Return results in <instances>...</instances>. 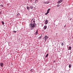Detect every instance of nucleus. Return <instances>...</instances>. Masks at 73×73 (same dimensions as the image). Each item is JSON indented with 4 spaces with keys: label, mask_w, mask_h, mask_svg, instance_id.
Wrapping results in <instances>:
<instances>
[{
    "label": "nucleus",
    "mask_w": 73,
    "mask_h": 73,
    "mask_svg": "<svg viewBox=\"0 0 73 73\" xmlns=\"http://www.w3.org/2000/svg\"><path fill=\"white\" fill-rule=\"evenodd\" d=\"M62 1V0H60L58 2V3H61Z\"/></svg>",
    "instance_id": "6e6552de"
},
{
    "label": "nucleus",
    "mask_w": 73,
    "mask_h": 73,
    "mask_svg": "<svg viewBox=\"0 0 73 73\" xmlns=\"http://www.w3.org/2000/svg\"><path fill=\"white\" fill-rule=\"evenodd\" d=\"M0 13L1 15V12H0Z\"/></svg>",
    "instance_id": "393cba45"
},
{
    "label": "nucleus",
    "mask_w": 73,
    "mask_h": 73,
    "mask_svg": "<svg viewBox=\"0 0 73 73\" xmlns=\"http://www.w3.org/2000/svg\"><path fill=\"white\" fill-rule=\"evenodd\" d=\"M71 66H72V65H71V64H70L69 66V68H70V67H71Z\"/></svg>",
    "instance_id": "9d476101"
},
{
    "label": "nucleus",
    "mask_w": 73,
    "mask_h": 73,
    "mask_svg": "<svg viewBox=\"0 0 73 73\" xmlns=\"http://www.w3.org/2000/svg\"><path fill=\"white\" fill-rule=\"evenodd\" d=\"M0 65L1 66H3L4 64L2 63H0Z\"/></svg>",
    "instance_id": "423d86ee"
},
{
    "label": "nucleus",
    "mask_w": 73,
    "mask_h": 73,
    "mask_svg": "<svg viewBox=\"0 0 73 73\" xmlns=\"http://www.w3.org/2000/svg\"><path fill=\"white\" fill-rule=\"evenodd\" d=\"M41 36H40L39 37L38 39H39V40H40V39H41Z\"/></svg>",
    "instance_id": "4468645a"
},
{
    "label": "nucleus",
    "mask_w": 73,
    "mask_h": 73,
    "mask_svg": "<svg viewBox=\"0 0 73 73\" xmlns=\"http://www.w3.org/2000/svg\"><path fill=\"white\" fill-rule=\"evenodd\" d=\"M47 28V26L45 25L43 27V29H44L45 30Z\"/></svg>",
    "instance_id": "39448f33"
},
{
    "label": "nucleus",
    "mask_w": 73,
    "mask_h": 73,
    "mask_svg": "<svg viewBox=\"0 0 73 73\" xmlns=\"http://www.w3.org/2000/svg\"><path fill=\"white\" fill-rule=\"evenodd\" d=\"M62 46H63V45H64V44L63 43V42H62Z\"/></svg>",
    "instance_id": "a211bd4d"
},
{
    "label": "nucleus",
    "mask_w": 73,
    "mask_h": 73,
    "mask_svg": "<svg viewBox=\"0 0 73 73\" xmlns=\"http://www.w3.org/2000/svg\"><path fill=\"white\" fill-rule=\"evenodd\" d=\"M13 32H14V33H16V31H13Z\"/></svg>",
    "instance_id": "dca6fc26"
},
{
    "label": "nucleus",
    "mask_w": 73,
    "mask_h": 73,
    "mask_svg": "<svg viewBox=\"0 0 73 73\" xmlns=\"http://www.w3.org/2000/svg\"><path fill=\"white\" fill-rule=\"evenodd\" d=\"M32 0H30V1H31V2H32Z\"/></svg>",
    "instance_id": "b1692460"
},
{
    "label": "nucleus",
    "mask_w": 73,
    "mask_h": 73,
    "mask_svg": "<svg viewBox=\"0 0 73 73\" xmlns=\"http://www.w3.org/2000/svg\"><path fill=\"white\" fill-rule=\"evenodd\" d=\"M31 24H30L29 25V27L31 29V30H33L34 28H36V23H35V19L33 18L31 21Z\"/></svg>",
    "instance_id": "f257e3e1"
},
{
    "label": "nucleus",
    "mask_w": 73,
    "mask_h": 73,
    "mask_svg": "<svg viewBox=\"0 0 73 73\" xmlns=\"http://www.w3.org/2000/svg\"><path fill=\"white\" fill-rule=\"evenodd\" d=\"M48 21L47 20H46V21H45V25L47 24H48Z\"/></svg>",
    "instance_id": "7ed1b4c3"
},
{
    "label": "nucleus",
    "mask_w": 73,
    "mask_h": 73,
    "mask_svg": "<svg viewBox=\"0 0 73 73\" xmlns=\"http://www.w3.org/2000/svg\"><path fill=\"white\" fill-rule=\"evenodd\" d=\"M27 9L28 11H29V10H30V7L27 6Z\"/></svg>",
    "instance_id": "20e7f679"
},
{
    "label": "nucleus",
    "mask_w": 73,
    "mask_h": 73,
    "mask_svg": "<svg viewBox=\"0 0 73 73\" xmlns=\"http://www.w3.org/2000/svg\"><path fill=\"white\" fill-rule=\"evenodd\" d=\"M48 38V37L47 36V35H45L44 37L43 38V40H44V41H46Z\"/></svg>",
    "instance_id": "f03ea898"
},
{
    "label": "nucleus",
    "mask_w": 73,
    "mask_h": 73,
    "mask_svg": "<svg viewBox=\"0 0 73 73\" xmlns=\"http://www.w3.org/2000/svg\"><path fill=\"white\" fill-rule=\"evenodd\" d=\"M50 10V9H49L47 11H49Z\"/></svg>",
    "instance_id": "4be33fe9"
},
{
    "label": "nucleus",
    "mask_w": 73,
    "mask_h": 73,
    "mask_svg": "<svg viewBox=\"0 0 73 73\" xmlns=\"http://www.w3.org/2000/svg\"><path fill=\"white\" fill-rule=\"evenodd\" d=\"M19 15H20V14L19 13L17 14V16H19Z\"/></svg>",
    "instance_id": "f3484780"
},
{
    "label": "nucleus",
    "mask_w": 73,
    "mask_h": 73,
    "mask_svg": "<svg viewBox=\"0 0 73 73\" xmlns=\"http://www.w3.org/2000/svg\"><path fill=\"white\" fill-rule=\"evenodd\" d=\"M57 7H60V5L58 4Z\"/></svg>",
    "instance_id": "aec40b11"
},
{
    "label": "nucleus",
    "mask_w": 73,
    "mask_h": 73,
    "mask_svg": "<svg viewBox=\"0 0 73 73\" xmlns=\"http://www.w3.org/2000/svg\"><path fill=\"white\" fill-rule=\"evenodd\" d=\"M38 33V32L37 31V30L35 34V35H37V33Z\"/></svg>",
    "instance_id": "0eeeda50"
},
{
    "label": "nucleus",
    "mask_w": 73,
    "mask_h": 73,
    "mask_svg": "<svg viewBox=\"0 0 73 73\" xmlns=\"http://www.w3.org/2000/svg\"><path fill=\"white\" fill-rule=\"evenodd\" d=\"M48 54H47L46 55V56L45 57H48Z\"/></svg>",
    "instance_id": "ddd939ff"
},
{
    "label": "nucleus",
    "mask_w": 73,
    "mask_h": 73,
    "mask_svg": "<svg viewBox=\"0 0 73 73\" xmlns=\"http://www.w3.org/2000/svg\"><path fill=\"white\" fill-rule=\"evenodd\" d=\"M48 14V13L47 12L46 13H45V15H47Z\"/></svg>",
    "instance_id": "2eb2a0df"
},
{
    "label": "nucleus",
    "mask_w": 73,
    "mask_h": 73,
    "mask_svg": "<svg viewBox=\"0 0 73 73\" xmlns=\"http://www.w3.org/2000/svg\"><path fill=\"white\" fill-rule=\"evenodd\" d=\"M2 23L3 24V25H4V22H3V21L2 22Z\"/></svg>",
    "instance_id": "f8f14e48"
},
{
    "label": "nucleus",
    "mask_w": 73,
    "mask_h": 73,
    "mask_svg": "<svg viewBox=\"0 0 73 73\" xmlns=\"http://www.w3.org/2000/svg\"><path fill=\"white\" fill-rule=\"evenodd\" d=\"M71 46H70L69 47V50H71Z\"/></svg>",
    "instance_id": "1a4fd4ad"
},
{
    "label": "nucleus",
    "mask_w": 73,
    "mask_h": 73,
    "mask_svg": "<svg viewBox=\"0 0 73 73\" xmlns=\"http://www.w3.org/2000/svg\"><path fill=\"white\" fill-rule=\"evenodd\" d=\"M49 3V2H48V3H46L45 4H48Z\"/></svg>",
    "instance_id": "5701e85b"
},
{
    "label": "nucleus",
    "mask_w": 73,
    "mask_h": 73,
    "mask_svg": "<svg viewBox=\"0 0 73 73\" xmlns=\"http://www.w3.org/2000/svg\"><path fill=\"white\" fill-rule=\"evenodd\" d=\"M54 62H55L54 61Z\"/></svg>",
    "instance_id": "a878e982"
},
{
    "label": "nucleus",
    "mask_w": 73,
    "mask_h": 73,
    "mask_svg": "<svg viewBox=\"0 0 73 73\" xmlns=\"http://www.w3.org/2000/svg\"><path fill=\"white\" fill-rule=\"evenodd\" d=\"M30 8L31 9H33V7H30Z\"/></svg>",
    "instance_id": "9b49d317"
},
{
    "label": "nucleus",
    "mask_w": 73,
    "mask_h": 73,
    "mask_svg": "<svg viewBox=\"0 0 73 73\" xmlns=\"http://www.w3.org/2000/svg\"><path fill=\"white\" fill-rule=\"evenodd\" d=\"M47 13H49V11H48V10H47Z\"/></svg>",
    "instance_id": "6ab92c4d"
},
{
    "label": "nucleus",
    "mask_w": 73,
    "mask_h": 73,
    "mask_svg": "<svg viewBox=\"0 0 73 73\" xmlns=\"http://www.w3.org/2000/svg\"><path fill=\"white\" fill-rule=\"evenodd\" d=\"M0 6H1V7H3V5H1Z\"/></svg>",
    "instance_id": "412c9836"
}]
</instances>
